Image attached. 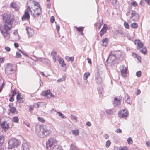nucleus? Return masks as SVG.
<instances>
[{
    "instance_id": "79ce46f5",
    "label": "nucleus",
    "mask_w": 150,
    "mask_h": 150,
    "mask_svg": "<svg viewBox=\"0 0 150 150\" xmlns=\"http://www.w3.org/2000/svg\"><path fill=\"white\" fill-rule=\"evenodd\" d=\"M65 79L66 78L65 77H63L62 78L58 79L57 81L58 82H61L65 80Z\"/></svg>"
},
{
    "instance_id": "680f3d73",
    "label": "nucleus",
    "mask_w": 150,
    "mask_h": 150,
    "mask_svg": "<svg viewBox=\"0 0 150 150\" xmlns=\"http://www.w3.org/2000/svg\"><path fill=\"white\" fill-rule=\"evenodd\" d=\"M132 55L134 58L137 57L138 56V55L137 54L134 53H132Z\"/></svg>"
},
{
    "instance_id": "a18cd8bd",
    "label": "nucleus",
    "mask_w": 150,
    "mask_h": 150,
    "mask_svg": "<svg viewBox=\"0 0 150 150\" xmlns=\"http://www.w3.org/2000/svg\"><path fill=\"white\" fill-rule=\"evenodd\" d=\"M33 3L34 6H36L37 7H38L39 6H40V4H39V3L37 2L33 1Z\"/></svg>"
},
{
    "instance_id": "c85d7f7f",
    "label": "nucleus",
    "mask_w": 150,
    "mask_h": 150,
    "mask_svg": "<svg viewBox=\"0 0 150 150\" xmlns=\"http://www.w3.org/2000/svg\"><path fill=\"white\" fill-rule=\"evenodd\" d=\"M90 75V73L89 72H86L85 73L83 77V79L84 80H87V78Z\"/></svg>"
},
{
    "instance_id": "338daca9",
    "label": "nucleus",
    "mask_w": 150,
    "mask_h": 150,
    "mask_svg": "<svg viewBox=\"0 0 150 150\" xmlns=\"http://www.w3.org/2000/svg\"><path fill=\"white\" fill-rule=\"evenodd\" d=\"M104 136L105 138L106 139H107L109 138V135L107 134H105Z\"/></svg>"
},
{
    "instance_id": "4468645a",
    "label": "nucleus",
    "mask_w": 150,
    "mask_h": 150,
    "mask_svg": "<svg viewBox=\"0 0 150 150\" xmlns=\"http://www.w3.org/2000/svg\"><path fill=\"white\" fill-rule=\"evenodd\" d=\"M121 102V99H118L117 98H115L113 101V105L115 107L118 106L120 104Z\"/></svg>"
},
{
    "instance_id": "20e7f679",
    "label": "nucleus",
    "mask_w": 150,
    "mask_h": 150,
    "mask_svg": "<svg viewBox=\"0 0 150 150\" xmlns=\"http://www.w3.org/2000/svg\"><path fill=\"white\" fill-rule=\"evenodd\" d=\"M56 140L53 138H50L46 142V147L48 149H52L53 146L54 145Z\"/></svg>"
},
{
    "instance_id": "9b49d317",
    "label": "nucleus",
    "mask_w": 150,
    "mask_h": 150,
    "mask_svg": "<svg viewBox=\"0 0 150 150\" xmlns=\"http://www.w3.org/2000/svg\"><path fill=\"white\" fill-rule=\"evenodd\" d=\"M116 58V56H115V54H114V52H112L109 54L108 57L106 60V62L110 60V62H112L115 60Z\"/></svg>"
},
{
    "instance_id": "bf43d9fd",
    "label": "nucleus",
    "mask_w": 150,
    "mask_h": 150,
    "mask_svg": "<svg viewBox=\"0 0 150 150\" xmlns=\"http://www.w3.org/2000/svg\"><path fill=\"white\" fill-rule=\"evenodd\" d=\"M56 29L57 30V32H58L59 31L60 29V26L59 25H56Z\"/></svg>"
},
{
    "instance_id": "a211bd4d",
    "label": "nucleus",
    "mask_w": 150,
    "mask_h": 150,
    "mask_svg": "<svg viewBox=\"0 0 150 150\" xmlns=\"http://www.w3.org/2000/svg\"><path fill=\"white\" fill-rule=\"evenodd\" d=\"M6 121L3 122H2L1 124V127L4 130L5 129H8L9 128V124L7 123L6 125Z\"/></svg>"
},
{
    "instance_id": "dca6fc26",
    "label": "nucleus",
    "mask_w": 150,
    "mask_h": 150,
    "mask_svg": "<svg viewBox=\"0 0 150 150\" xmlns=\"http://www.w3.org/2000/svg\"><path fill=\"white\" fill-rule=\"evenodd\" d=\"M129 74V71L126 67L122 66V77H126Z\"/></svg>"
},
{
    "instance_id": "f03ea898",
    "label": "nucleus",
    "mask_w": 150,
    "mask_h": 150,
    "mask_svg": "<svg viewBox=\"0 0 150 150\" xmlns=\"http://www.w3.org/2000/svg\"><path fill=\"white\" fill-rule=\"evenodd\" d=\"M35 133L40 137L44 138L49 136L51 131L46 125H40L36 128Z\"/></svg>"
},
{
    "instance_id": "6e6552de",
    "label": "nucleus",
    "mask_w": 150,
    "mask_h": 150,
    "mask_svg": "<svg viewBox=\"0 0 150 150\" xmlns=\"http://www.w3.org/2000/svg\"><path fill=\"white\" fill-rule=\"evenodd\" d=\"M136 16L135 18L133 19V21H138L140 19V16L138 13H137L136 11L134 10L132 11L131 16L130 17L131 19H132L133 17Z\"/></svg>"
},
{
    "instance_id": "052dcab7",
    "label": "nucleus",
    "mask_w": 150,
    "mask_h": 150,
    "mask_svg": "<svg viewBox=\"0 0 150 150\" xmlns=\"http://www.w3.org/2000/svg\"><path fill=\"white\" fill-rule=\"evenodd\" d=\"M0 150H6V148L3 146H0Z\"/></svg>"
},
{
    "instance_id": "58836bf2",
    "label": "nucleus",
    "mask_w": 150,
    "mask_h": 150,
    "mask_svg": "<svg viewBox=\"0 0 150 150\" xmlns=\"http://www.w3.org/2000/svg\"><path fill=\"white\" fill-rule=\"evenodd\" d=\"M111 144L110 141L109 140H108L106 143V146L107 148H108L110 145Z\"/></svg>"
},
{
    "instance_id": "473e14b6",
    "label": "nucleus",
    "mask_w": 150,
    "mask_h": 150,
    "mask_svg": "<svg viewBox=\"0 0 150 150\" xmlns=\"http://www.w3.org/2000/svg\"><path fill=\"white\" fill-rule=\"evenodd\" d=\"M138 24L136 23H133L131 24V27L133 28H136L138 27Z\"/></svg>"
},
{
    "instance_id": "5701e85b",
    "label": "nucleus",
    "mask_w": 150,
    "mask_h": 150,
    "mask_svg": "<svg viewBox=\"0 0 150 150\" xmlns=\"http://www.w3.org/2000/svg\"><path fill=\"white\" fill-rule=\"evenodd\" d=\"M58 61L62 67H64L66 66V64L64 63V61L63 59L60 58L59 59Z\"/></svg>"
},
{
    "instance_id": "8fccbe9b",
    "label": "nucleus",
    "mask_w": 150,
    "mask_h": 150,
    "mask_svg": "<svg viewBox=\"0 0 150 150\" xmlns=\"http://www.w3.org/2000/svg\"><path fill=\"white\" fill-rule=\"evenodd\" d=\"M16 89H14L13 91L12 92V96L13 97L16 94Z\"/></svg>"
},
{
    "instance_id": "de8ad7c7",
    "label": "nucleus",
    "mask_w": 150,
    "mask_h": 150,
    "mask_svg": "<svg viewBox=\"0 0 150 150\" xmlns=\"http://www.w3.org/2000/svg\"><path fill=\"white\" fill-rule=\"evenodd\" d=\"M13 34L15 36H16V35L18 37L16 38L17 40H18L19 39V36L18 34V33L16 31H15L13 32Z\"/></svg>"
},
{
    "instance_id": "f8f14e48",
    "label": "nucleus",
    "mask_w": 150,
    "mask_h": 150,
    "mask_svg": "<svg viewBox=\"0 0 150 150\" xmlns=\"http://www.w3.org/2000/svg\"><path fill=\"white\" fill-rule=\"evenodd\" d=\"M27 33L29 37H32L34 34V31L30 27H27L26 28Z\"/></svg>"
},
{
    "instance_id": "4c0bfd02",
    "label": "nucleus",
    "mask_w": 150,
    "mask_h": 150,
    "mask_svg": "<svg viewBox=\"0 0 150 150\" xmlns=\"http://www.w3.org/2000/svg\"><path fill=\"white\" fill-rule=\"evenodd\" d=\"M124 25L126 28L129 29V24L125 21L124 22Z\"/></svg>"
},
{
    "instance_id": "39448f33",
    "label": "nucleus",
    "mask_w": 150,
    "mask_h": 150,
    "mask_svg": "<svg viewBox=\"0 0 150 150\" xmlns=\"http://www.w3.org/2000/svg\"><path fill=\"white\" fill-rule=\"evenodd\" d=\"M15 71L12 64L8 63L7 64L5 69V73L7 75H9L12 73V72Z\"/></svg>"
},
{
    "instance_id": "6e6d98bb",
    "label": "nucleus",
    "mask_w": 150,
    "mask_h": 150,
    "mask_svg": "<svg viewBox=\"0 0 150 150\" xmlns=\"http://www.w3.org/2000/svg\"><path fill=\"white\" fill-rule=\"evenodd\" d=\"M71 116H72V119H73L74 120H77V117L76 116L73 115H71Z\"/></svg>"
},
{
    "instance_id": "c756f323",
    "label": "nucleus",
    "mask_w": 150,
    "mask_h": 150,
    "mask_svg": "<svg viewBox=\"0 0 150 150\" xmlns=\"http://www.w3.org/2000/svg\"><path fill=\"white\" fill-rule=\"evenodd\" d=\"M72 132L73 134L76 136L78 135L79 133V131L77 130H73Z\"/></svg>"
},
{
    "instance_id": "7c9ffc66",
    "label": "nucleus",
    "mask_w": 150,
    "mask_h": 150,
    "mask_svg": "<svg viewBox=\"0 0 150 150\" xmlns=\"http://www.w3.org/2000/svg\"><path fill=\"white\" fill-rule=\"evenodd\" d=\"M70 147L72 150H79L76 146L74 145L73 143L71 145Z\"/></svg>"
},
{
    "instance_id": "a878e982",
    "label": "nucleus",
    "mask_w": 150,
    "mask_h": 150,
    "mask_svg": "<svg viewBox=\"0 0 150 150\" xmlns=\"http://www.w3.org/2000/svg\"><path fill=\"white\" fill-rule=\"evenodd\" d=\"M4 141V137L3 136H0V146H3Z\"/></svg>"
},
{
    "instance_id": "f257e3e1",
    "label": "nucleus",
    "mask_w": 150,
    "mask_h": 150,
    "mask_svg": "<svg viewBox=\"0 0 150 150\" xmlns=\"http://www.w3.org/2000/svg\"><path fill=\"white\" fill-rule=\"evenodd\" d=\"M3 20L4 22L3 27L0 26V31L4 36L7 37L9 35V31L12 28L14 19L11 17L10 14L5 13L3 15Z\"/></svg>"
},
{
    "instance_id": "09e8293b",
    "label": "nucleus",
    "mask_w": 150,
    "mask_h": 150,
    "mask_svg": "<svg viewBox=\"0 0 150 150\" xmlns=\"http://www.w3.org/2000/svg\"><path fill=\"white\" fill-rule=\"evenodd\" d=\"M131 5L134 7H136L137 6V4L136 2L132 1L131 2Z\"/></svg>"
},
{
    "instance_id": "774afa93",
    "label": "nucleus",
    "mask_w": 150,
    "mask_h": 150,
    "mask_svg": "<svg viewBox=\"0 0 150 150\" xmlns=\"http://www.w3.org/2000/svg\"><path fill=\"white\" fill-rule=\"evenodd\" d=\"M122 150H129L128 148L126 146L122 147Z\"/></svg>"
},
{
    "instance_id": "2f4dec72",
    "label": "nucleus",
    "mask_w": 150,
    "mask_h": 150,
    "mask_svg": "<svg viewBox=\"0 0 150 150\" xmlns=\"http://www.w3.org/2000/svg\"><path fill=\"white\" fill-rule=\"evenodd\" d=\"M52 149V150H60L59 146L57 145H54Z\"/></svg>"
},
{
    "instance_id": "4d7b16f0",
    "label": "nucleus",
    "mask_w": 150,
    "mask_h": 150,
    "mask_svg": "<svg viewBox=\"0 0 150 150\" xmlns=\"http://www.w3.org/2000/svg\"><path fill=\"white\" fill-rule=\"evenodd\" d=\"M5 50L7 52H9L10 51V48L9 47H5Z\"/></svg>"
},
{
    "instance_id": "393cba45",
    "label": "nucleus",
    "mask_w": 150,
    "mask_h": 150,
    "mask_svg": "<svg viewBox=\"0 0 150 150\" xmlns=\"http://www.w3.org/2000/svg\"><path fill=\"white\" fill-rule=\"evenodd\" d=\"M65 59L68 61H71L73 62L74 60V57H69L67 56L65 57Z\"/></svg>"
},
{
    "instance_id": "0eeeda50",
    "label": "nucleus",
    "mask_w": 150,
    "mask_h": 150,
    "mask_svg": "<svg viewBox=\"0 0 150 150\" xmlns=\"http://www.w3.org/2000/svg\"><path fill=\"white\" fill-rule=\"evenodd\" d=\"M33 10L34 11L33 17H37L42 14L41 8L40 6L35 8V9H34Z\"/></svg>"
},
{
    "instance_id": "a19ab883",
    "label": "nucleus",
    "mask_w": 150,
    "mask_h": 150,
    "mask_svg": "<svg viewBox=\"0 0 150 150\" xmlns=\"http://www.w3.org/2000/svg\"><path fill=\"white\" fill-rule=\"evenodd\" d=\"M136 76L138 77H140L141 76V72L140 71H138L136 73Z\"/></svg>"
},
{
    "instance_id": "c9c22d12",
    "label": "nucleus",
    "mask_w": 150,
    "mask_h": 150,
    "mask_svg": "<svg viewBox=\"0 0 150 150\" xmlns=\"http://www.w3.org/2000/svg\"><path fill=\"white\" fill-rule=\"evenodd\" d=\"M57 114L59 116L61 117L62 118H63L65 117V116L64 115L60 112H58L57 113Z\"/></svg>"
},
{
    "instance_id": "37998d69",
    "label": "nucleus",
    "mask_w": 150,
    "mask_h": 150,
    "mask_svg": "<svg viewBox=\"0 0 150 150\" xmlns=\"http://www.w3.org/2000/svg\"><path fill=\"white\" fill-rule=\"evenodd\" d=\"M16 58H21V55L20 53L17 52L16 53Z\"/></svg>"
},
{
    "instance_id": "423d86ee",
    "label": "nucleus",
    "mask_w": 150,
    "mask_h": 150,
    "mask_svg": "<svg viewBox=\"0 0 150 150\" xmlns=\"http://www.w3.org/2000/svg\"><path fill=\"white\" fill-rule=\"evenodd\" d=\"M95 79L96 83L98 84L102 82V79L100 77L99 71L98 69L96 70L95 73Z\"/></svg>"
},
{
    "instance_id": "e433bc0d",
    "label": "nucleus",
    "mask_w": 150,
    "mask_h": 150,
    "mask_svg": "<svg viewBox=\"0 0 150 150\" xmlns=\"http://www.w3.org/2000/svg\"><path fill=\"white\" fill-rule=\"evenodd\" d=\"M76 28L77 31L79 32H81V31H83V27H76Z\"/></svg>"
},
{
    "instance_id": "bb28decb",
    "label": "nucleus",
    "mask_w": 150,
    "mask_h": 150,
    "mask_svg": "<svg viewBox=\"0 0 150 150\" xmlns=\"http://www.w3.org/2000/svg\"><path fill=\"white\" fill-rule=\"evenodd\" d=\"M140 52L143 54H146L147 52V50L146 47H144L143 49L140 50Z\"/></svg>"
},
{
    "instance_id": "13d9d810",
    "label": "nucleus",
    "mask_w": 150,
    "mask_h": 150,
    "mask_svg": "<svg viewBox=\"0 0 150 150\" xmlns=\"http://www.w3.org/2000/svg\"><path fill=\"white\" fill-rule=\"evenodd\" d=\"M115 132H116L117 133H120L121 132L122 130L118 128V129H117L116 130Z\"/></svg>"
},
{
    "instance_id": "ea45409f",
    "label": "nucleus",
    "mask_w": 150,
    "mask_h": 150,
    "mask_svg": "<svg viewBox=\"0 0 150 150\" xmlns=\"http://www.w3.org/2000/svg\"><path fill=\"white\" fill-rule=\"evenodd\" d=\"M38 119L39 121L42 123H44L45 122V120L43 118L38 117Z\"/></svg>"
},
{
    "instance_id": "603ef678",
    "label": "nucleus",
    "mask_w": 150,
    "mask_h": 150,
    "mask_svg": "<svg viewBox=\"0 0 150 150\" xmlns=\"http://www.w3.org/2000/svg\"><path fill=\"white\" fill-rule=\"evenodd\" d=\"M56 54H57V53L56 52H54V51L51 52V55L52 56H56Z\"/></svg>"
},
{
    "instance_id": "412c9836",
    "label": "nucleus",
    "mask_w": 150,
    "mask_h": 150,
    "mask_svg": "<svg viewBox=\"0 0 150 150\" xmlns=\"http://www.w3.org/2000/svg\"><path fill=\"white\" fill-rule=\"evenodd\" d=\"M11 8L14 9L15 10L17 11L19 9V7L18 5L15 3L12 2L10 5Z\"/></svg>"
},
{
    "instance_id": "4be33fe9",
    "label": "nucleus",
    "mask_w": 150,
    "mask_h": 150,
    "mask_svg": "<svg viewBox=\"0 0 150 150\" xmlns=\"http://www.w3.org/2000/svg\"><path fill=\"white\" fill-rule=\"evenodd\" d=\"M114 54H115V56L116 57L118 58L120 57L122 54V52L120 50H118V51H115L114 52Z\"/></svg>"
},
{
    "instance_id": "6ab92c4d",
    "label": "nucleus",
    "mask_w": 150,
    "mask_h": 150,
    "mask_svg": "<svg viewBox=\"0 0 150 150\" xmlns=\"http://www.w3.org/2000/svg\"><path fill=\"white\" fill-rule=\"evenodd\" d=\"M17 99L19 103H22L23 102L24 100L23 98L21 97V94L18 93L16 96Z\"/></svg>"
},
{
    "instance_id": "ddd939ff",
    "label": "nucleus",
    "mask_w": 150,
    "mask_h": 150,
    "mask_svg": "<svg viewBox=\"0 0 150 150\" xmlns=\"http://www.w3.org/2000/svg\"><path fill=\"white\" fill-rule=\"evenodd\" d=\"M42 96L47 97V96L49 95L50 96L52 97H54V95H53L51 92L50 90H48L45 91H43L42 93Z\"/></svg>"
},
{
    "instance_id": "f704fd0d",
    "label": "nucleus",
    "mask_w": 150,
    "mask_h": 150,
    "mask_svg": "<svg viewBox=\"0 0 150 150\" xmlns=\"http://www.w3.org/2000/svg\"><path fill=\"white\" fill-rule=\"evenodd\" d=\"M127 141L129 144H131L133 143V141L131 137L127 139Z\"/></svg>"
},
{
    "instance_id": "3c124183",
    "label": "nucleus",
    "mask_w": 150,
    "mask_h": 150,
    "mask_svg": "<svg viewBox=\"0 0 150 150\" xmlns=\"http://www.w3.org/2000/svg\"><path fill=\"white\" fill-rule=\"evenodd\" d=\"M106 113L108 114H110L112 113V110H108L106 111Z\"/></svg>"
},
{
    "instance_id": "b1692460",
    "label": "nucleus",
    "mask_w": 150,
    "mask_h": 150,
    "mask_svg": "<svg viewBox=\"0 0 150 150\" xmlns=\"http://www.w3.org/2000/svg\"><path fill=\"white\" fill-rule=\"evenodd\" d=\"M108 40V39L107 38H105L103 39L102 40V43H103V45L105 47L107 45Z\"/></svg>"
},
{
    "instance_id": "49530a36",
    "label": "nucleus",
    "mask_w": 150,
    "mask_h": 150,
    "mask_svg": "<svg viewBox=\"0 0 150 150\" xmlns=\"http://www.w3.org/2000/svg\"><path fill=\"white\" fill-rule=\"evenodd\" d=\"M55 21V18L53 16H52L51 17L50 19V22L52 23H53Z\"/></svg>"
},
{
    "instance_id": "f3484780",
    "label": "nucleus",
    "mask_w": 150,
    "mask_h": 150,
    "mask_svg": "<svg viewBox=\"0 0 150 150\" xmlns=\"http://www.w3.org/2000/svg\"><path fill=\"white\" fill-rule=\"evenodd\" d=\"M134 43L135 44H137V49L139 50L143 47V44L140 42L139 40H135Z\"/></svg>"
},
{
    "instance_id": "cd10ccee",
    "label": "nucleus",
    "mask_w": 150,
    "mask_h": 150,
    "mask_svg": "<svg viewBox=\"0 0 150 150\" xmlns=\"http://www.w3.org/2000/svg\"><path fill=\"white\" fill-rule=\"evenodd\" d=\"M9 110L10 112L12 113H14L15 112L16 110V109L15 107H13L12 108H11Z\"/></svg>"
},
{
    "instance_id": "c03bdc74",
    "label": "nucleus",
    "mask_w": 150,
    "mask_h": 150,
    "mask_svg": "<svg viewBox=\"0 0 150 150\" xmlns=\"http://www.w3.org/2000/svg\"><path fill=\"white\" fill-rule=\"evenodd\" d=\"M129 98L130 97L127 94H126V95H125V99L126 102L127 100H128L129 99Z\"/></svg>"
},
{
    "instance_id": "1a4fd4ad",
    "label": "nucleus",
    "mask_w": 150,
    "mask_h": 150,
    "mask_svg": "<svg viewBox=\"0 0 150 150\" xmlns=\"http://www.w3.org/2000/svg\"><path fill=\"white\" fill-rule=\"evenodd\" d=\"M30 18V16L28 10H25L24 15L22 18V21L24 20L29 21Z\"/></svg>"
},
{
    "instance_id": "2eb2a0df",
    "label": "nucleus",
    "mask_w": 150,
    "mask_h": 150,
    "mask_svg": "<svg viewBox=\"0 0 150 150\" xmlns=\"http://www.w3.org/2000/svg\"><path fill=\"white\" fill-rule=\"evenodd\" d=\"M107 26L106 24H104L103 28L101 29L100 33L101 37L103 36L106 32L107 30Z\"/></svg>"
},
{
    "instance_id": "69168bd1",
    "label": "nucleus",
    "mask_w": 150,
    "mask_h": 150,
    "mask_svg": "<svg viewBox=\"0 0 150 150\" xmlns=\"http://www.w3.org/2000/svg\"><path fill=\"white\" fill-rule=\"evenodd\" d=\"M23 123L24 125H26L28 127H29L30 126V124L27 122H24Z\"/></svg>"
},
{
    "instance_id": "864d4df0",
    "label": "nucleus",
    "mask_w": 150,
    "mask_h": 150,
    "mask_svg": "<svg viewBox=\"0 0 150 150\" xmlns=\"http://www.w3.org/2000/svg\"><path fill=\"white\" fill-rule=\"evenodd\" d=\"M118 116L122 118V110H121L118 113Z\"/></svg>"
},
{
    "instance_id": "5fc2aeb1",
    "label": "nucleus",
    "mask_w": 150,
    "mask_h": 150,
    "mask_svg": "<svg viewBox=\"0 0 150 150\" xmlns=\"http://www.w3.org/2000/svg\"><path fill=\"white\" fill-rule=\"evenodd\" d=\"M34 108V107L32 105H30L29 106V111L30 112H31L33 110Z\"/></svg>"
},
{
    "instance_id": "7ed1b4c3",
    "label": "nucleus",
    "mask_w": 150,
    "mask_h": 150,
    "mask_svg": "<svg viewBox=\"0 0 150 150\" xmlns=\"http://www.w3.org/2000/svg\"><path fill=\"white\" fill-rule=\"evenodd\" d=\"M21 144L20 142L18 139L12 138L10 139L8 142V148L11 149L13 148L18 147Z\"/></svg>"
},
{
    "instance_id": "e2e57ef3",
    "label": "nucleus",
    "mask_w": 150,
    "mask_h": 150,
    "mask_svg": "<svg viewBox=\"0 0 150 150\" xmlns=\"http://www.w3.org/2000/svg\"><path fill=\"white\" fill-rule=\"evenodd\" d=\"M9 101H10V102H13L14 101V98H13V97L12 96H11L10 99H9Z\"/></svg>"
},
{
    "instance_id": "72a5a7b5",
    "label": "nucleus",
    "mask_w": 150,
    "mask_h": 150,
    "mask_svg": "<svg viewBox=\"0 0 150 150\" xmlns=\"http://www.w3.org/2000/svg\"><path fill=\"white\" fill-rule=\"evenodd\" d=\"M13 120L14 122L15 123H18L19 121L18 117L17 116L13 117Z\"/></svg>"
},
{
    "instance_id": "0e129e2a",
    "label": "nucleus",
    "mask_w": 150,
    "mask_h": 150,
    "mask_svg": "<svg viewBox=\"0 0 150 150\" xmlns=\"http://www.w3.org/2000/svg\"><path fill=\"white\" fill-rule=\"evenodd\" d=\"M102 92H103V90L102 89H100V88L98 90V92L99 94H101V95H102Z\"/></svg>"
},
{
    "instance_id": "aec40b11",
    "label": "nucleus",
    "mask_w": 150,
    "mask_h": 150,
    "mask_svg": "<svg viewBox=\"0 0 150 150\" xmlns=\"http://www.w3.org/2000/svg\"><path fill=\"white\" fill-rule=\"evenodd\" d=\"M129 113L126 109L122 110V119H126L128 117Z\"/></svg>"
},
{
    "instance_id": "9d476101",
    "label": "nucleus",
    "mask_w": 150,
    "mask_h": 150,
    "mask_svg": "<svg viewBox=\"0 0 150 150\" xmlns=\"http://www.w3.org/2000/svg\"><path fill=\"white\" fill-rule=\"evenodd\" d=\"M30 145L29 143L25 141L23 142L21 146L22 150H29Z\"/></svg>"
}]
</instances>
